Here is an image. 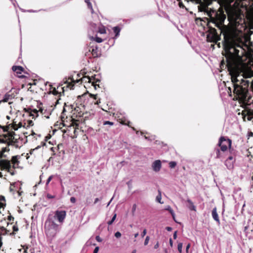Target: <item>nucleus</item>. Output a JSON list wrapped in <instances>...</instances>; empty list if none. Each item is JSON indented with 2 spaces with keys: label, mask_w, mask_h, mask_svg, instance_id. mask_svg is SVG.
I'll use <instances>...</instances> for the list:
<instances>
[{
  "label": "nucleus",
  "mask_w": 253,
  "mask_h": 253,
  "mask_svg": "<svg viewBox=\"0 0 253 253\" xmlns=\"http://www.w3.org/2000/svg\"><path fill=\"white\" fill-rule=\"evenodd\" d=\"M207 16L209 18H205V19L207 21V26L209 29L208 34L207 35L208 42L216 43L220 39L216 30L211 25V23L218 29L220 35L222 34L223 35V44L225 53H223V55L231 54L232 52H236L240 49L241 50L242 53L245 52V49L242 46L243 42L236 40L232 33L224 24L226 16L222 6H220L217 10L212 8L208 12Z\"/></svg>",
  "instance_id": "f257e3e1"
},
{
  "label": "nucleus",
  "mask_w": 253,
  "mask_h": 253,
  "mask_svg": "<svg viewBox=\"0 0 253 253\" xmlns=\"http://www.w3.org/2000/svg\"><path fill=\"white\" fill-rule=\"evenodd\" d=\"M240 50L232 52L231 54H223L226 58V61L223 59L220 62V67L221 69L227 68L229 74L231 75V82L233 85V94L234 95V100H238L241 103L248 105L252 102L251 99L252 95L249 92L250 82L243 78L240 79V74L243 73L245 78L243 72L242 70V56L246 52L240 54ZM245 78H246L245 77Z\"/></svg>",
  "instance_id": "f03ea898"
},
{
  "label": "nucleus",
  "mask_w": 253,
  "mask_h": 253,
  "mask_svg": "<svg viewBox=\"0 0 253 253\" xmlns=\"http://www.w3.org/2000/svg\"><path fill=\"white\" fill-rule=\"evenodd\" d=\"M64 80H65L64 81V84H65L66 85L61 88L63 91H64V88L65 87L68 88L70 89H73L75 84L79 83L80 81L84 83H91L92 85L94 87L95 89H96L97 86L98 87H100L99 84H98L97 83H99L100 81L99 79H96L95 76H91V77L88 76H84L81 78V79H77L76 80H75L73 77H69L68 79L65 78Z\"/></svg>",
  "instance_id": "7ed1b4c3"
},
{
  "label": "nucleus",
  "mask_w": 253,
  "mask_h": 253,
  "mask_svg": "<svg viewBox=\"0 0 253 253\" xmlns=\"http://www.w3.org/2000/svg\"><path fill=\"white\" fill-rule=\"evenodd\" d=\"M45 233L47 238L52 239L58 230V225L52 220L46 221L44 225Z\"/></svg>",
  "instance_id": "20e7f679"
},
{
  "label": "nucleus",
  "mask_w": 253,
  "mask_h": 253,
  "mask_svg": "<svg viewBox=\"0 0 253 253\" xmlns=\"http://www.w3.org/2000/svg\"><path fill=\"white\" fill-rule=\"evenodd\" d=\"M71 106V109H72V111L73 112V115L71 117V121L72 122L71 124L73 126H78V124L75 123V122L77 121L78 120H76L74 117L80 118L83 116L85 109L84 106L82 104H80L79 105H78L76 103L75 104H74L72 105Z\"/></svg>",
  "instance_id": "39448f33"
},
{
  "label": "nucleus",
  "mask_w": 253,
  "mask_h": 253,
  "mask_svg": "<svg viewBox=\"0 0 253 253\" xmlns=\"http://www.w3.org/2000/svg\"><path fill=\"white\" fill-rule=\"evenodd\" d=\"M242 70L246 78L253 77V57L250 58L247 63H244L242 58Z\"/></svg>",
  "instance_id": "423d86ee"
},
{
  "label": "nucleus",
  "mask_w": 253,
  "mask_h": 253,
  "mask_svg": "<svg viewBox=\"0 0 253 253\" xmlns=\"http://www.w3.org/2000/svg\"><path fill=\"white\" fill-rule=\"evenodd\" d=\"M14 131H8L6 134H0V143H5L8 145H15L17 139L15 138Z\"/></svg>",
  "instance_id": "0eeeda50"
},
{
  "label": "nucleus",
  "mask_w": 253,
  "mask_h": 253,
  "mask_svg": "<svg viewBox=\"0 0 253 253\" xmlns=\"http://www.w3.org/2000/svg\"><path fill=\"white\" fill-rule=\"evenodd\" d=\"M232 140L225 136H221L218 140L217 145L220 148V150L224 152L229 149L231 154L234 151L231 147Z\"/></svg>",
  "instance_id": "6e6552de"
},
{
  "label": "nucleus",
  "mask_w": 253,
  "mask_h": 253,
  "mask_svg": "<svg viewBox=\"0 0 253 253\" xmlns=\"http://www.w3.org/2000/svg\"><path fill=\"white\" fill-rule=\"evenodd\" d=\"M0 167L2 169L7 170L10 172L11 175H14V172L11 169V166L10 162L7 160H0Z\"/></svg>",
  "instance_id": "1a4fd4ad"
},
{
  "label": "nucleus",
  "mask_w": 253,
  "mask_h": 253,
  "mask_svg": "<svg viewBox=\"0 0 253 253\" xmlns=\"http://www.w3.org/2000/svg\"><path fill=\"white\" fill-rule=\"evenodd\" d=\"M50 150L52 152V156L57 155L60 156L61 153H64L63 145L62 143L59 144L56 147H51Z\"/></svg>",
  "instance_id": "9d476101"
},
{
  "label": "nucleus",
  "mask_w": 253,
  "mask_h": 253,
  "mask_svg": "<svg viewBox=\"0 0 253 253\" xmlns=\"http://www.w3.org/2000/svg\"><path fill=\"white\" fill-rule=\"evenodd\" d=\"M66 216V212L65 211H56L55 212L54 217L60 222H63Z\"/></svg>",
  "instance_id": "9b49d317"
},
{
  "label": "nucleus",
  "mask_w": 253,
  "mask_h": 253,
  "mask_svg": "<svg viewBox=\"0 0 253 253\" xmlns=\"http://www.w3.org/2000/svg\"><path fill=\"white\" fill-rule=\"evenodd\" d=\"M12 70L15 72L17 74V76L19 78H24L25 76L24 75H22V73H24L27 74L26 72L25 71L24 69L20 66H13L12 68Z\"/></svg>",
  "instance_id": "f8f14e48"
},
{
  "label": "nucleus",
  "mask_w": 253,
  "mask_h": 253,
  "mask_svg": "<svg viewBox=\"0 0 253 253\" xmlns=\"http://www.w3.org/2000/svg\"><path fill=\"white\" fill-rule=\"evenodd\" d=\"M89 51L91 52L92 56L93 58H97L101 56V51L99 48L95 46V47H90L89 49Z\"/></svg>",
  "instance_id": "ddd939ff"
},
{
  "label": "nucleus",
  "mask_w": 253,
  "mask_h": 253,
  "mask_svg": "<svg viewBox=\"0 0 253 253\" xmlns=\"http://www.w3.org/2000/svg\"><path fill=\"white\" fill-rule=\"evenodd\" d=\"M235 159L232 155L229 156L225 161V165L228 169H232L234 167Z\"/></svg>",
  "instance_id": "4468645a"
},
{
  "label": "nucleus",
  "mask_w": 253,
  "mask_h": 253,
  "mask_svg": "<svg viewBox=\"0 0 253 253\" xmlns=\"http://www.w3.org/2000/svg\"><path fill=\"white\" fill-rule=\"evenodd\" d=\"M200 5L198 6V10L200 12H204L206 13L208 15V12L211 10L212 8H209L208 6L202 1V3H199Z\"/></svg>",
  "instance_id": "2eb2a0df"
},
{
  "label": "nucleus",
  "mask_w": 253,
  "mask_h": 253,
  "mask_svg": "<svg viewBox=\"0 0 253 253\" xmlns=\"http://www.w3.org/2000/svg\"><path fill=\"white\" fill-rule=\"evenodd\" d=\"M118 121L119 122V123L123 125H126L128 126L131 127L133 130L136 131V129L130 126V122L128 121L126 118L125 117H122L121 118H119Z\"/></svg>",
  "instance_id": "dca6fc26"
},
{
  "label": "nucleus",
  "mask_w": 253,
  "mask_h": 253,
  "mask_svg": "<svg viewBox=\"0 0 253 253\" xmlns=\"http://www.w3.org/2000/svg\"><path fill=\"white\" fill-rule=\"evenodd\" d=\"M20 158V156L17 155L13 156L11 158V163L12 164V168L13 169H15L16 168H18L19 161H18V159Z\"/></svg>",
  "instance_id": "f3484780"
},
{
  "label": "nucleus",
  "mask_w": 253,
  "mask_h": 253,
  "mask_svg": "<svg viewBox=\"0 0 253 253\" xmlns=\"http://www.w3.org/2000/svg\"><path fill=\"white\" fill-rule=\"evenodd\" d=\"M162 167L161 162L160 160H156L153 163V169L155 171H159Z\"/></svg>",
  "instance_id": "a211bd4d"
},
{
  "label": "nucleus",
  "mask_w": 253,
  "mask_h": 253,
  "mask_svg": "<svg viewBox=\"0 0 253 253\" xmlns=\"http://www.w3.org/2000/svg\"><path fill=\"white\" fill-rule=\"evenodd\" d=\"M10 145H8L6 144V146L5 147H2L1 148V151H0V158H6V155L4 154L5 152H8L10 150L9 146Z\"/></svg>",
  "instance_id": "6ab92c4d"
},
{
  "label": "nucleus",
  "mask_w": 253,
  "mask_h": 253,
  "mask_svg": "<svg viewBox=\"0 0 253 253\" xmlns=\"http://www.w3.org/2000/svg\"><path fill=\"white\" fill-rule=\"evenodd\" d=\"M212 216L213 218L218 223H220V220L218 217V215L217 212L216 208H214L212 211Z\"/></svg>",
  "instance_id": "aec40b11"
},
{
  "label": "nucleus",
  "mask_w": 253,
  "mask_h": 253,
  "mask_svg": "<svg viewBox=\"0 0 253 253\" xmlns=\"http://www.w3.org/2000/svg\"><path fill=\"white\" fill-rule=\"evenodd\" d=\"M10 91L6 93L3 97L2 101L4 102H7L9 99H11L14 97L12 94L10 93Z\"/></svg>",
  "instance_id": "412c9836"
},
{
  "label": "nucleus",
  "mask_w": 253,
  "mask_h": 253,
  "mask_svg": "<svg viewBox=\"0 0 253 253\" xmlns=\"http://www.w3.org/2000/svg\"><path fill=\"white\" fill-rule=\"evenodd\" d=\"M187 202L189 204V205L188 206V208L191 211H196V207L194 206L193 203L192 202V201L191 200L187 199Z\"/></svg>",
  "instance_id": "4be33fe9"
},
{
  "label": "nucleus",
  "mask_w": 253,
  "mask_h": 253,
  "mask_svg": "<svg viewBox=\"0 0 253 253\" xmlns=\"http://www.w3.org/2000/svg\"><path fill=\"white\" fill-rule=\"evenodd\" d=\"M66 112V109L65 108H64L63 112L62 113V115L61 116V119L62 121V123H60L59 128H61L60 127V126L62 125L63 126H65L66 125L65 124V120H64V115H65V112Z\"/></svg>",
  "instance_id": "5701e85b"
},
{
  "label": "nucleus",
  "mask_w": 253,
  "mask_h": 253,
  "mask_svg": "<svg viewBox=\"0 0 253 253\" xmlns=\"http://www.w3.org/2000/svg\"><path fill=\"white\" fill-rule=\"evenodd\" d=\"M215 153H216V157L215 158L216 159H220L222 157L221 151L220 150V148H217L215 149Z\"/></svg>",
  "instance_id": "b1692460"
},
{
  "label": "nucleus",
  "mask_w": 253,
  "mask_h": 253,
  "mask_svg": "<svg viewBox=\"0 0 253 253\" xmlns=\"http://www.w3.org/2000/svg\"><path fill=\"white\" fill-rule=\"evenodd\" d=\"M47 85L48 86V91L47 92L48 93H51V91H52V89H54V87H53L52 85L48 83V82L44 83V87H46Z\"/></svg>",
  "instance_id": "393cba45"
},
{
  "label": "nucleus",
  "mask_w": 253,
  "mask_h": 253,
  "mask_svg": "<svg viewBox=\"0 0 253 253\" xmlns=\"http://www.w3.org/2000/svg\"><path fill=\"white\" fill-rule=\"evenodd\" d=\"M158 192H159V194L156 197V201L158 202V203H160V204H163V202H161V199H162V194H161V192L160 190H158Z\"/></svg>",
  "instance_id": "a878e982"
},
{
  "label": "nucleus",
  "mask_w": 253,
  "mask_h": 253,
  "mask_svg": "<svg viewBox=\"0 0 253 253\" xmlns=\"http://www.w3.org/2000/svg\"><path fill=\"white\" fill-rule=\"evenodd\" d=\"M166 210H168V211H169V212L171 214L173 220L174 221H175V214L174 213V211H173V210L171 208V207L170 206H168V207Z\"/></svg>",
  "instance_id": "bb28decb"
},
{
  "label": "nucleus",
  "mask_w": 253,
  "mask_h": 253,
  "mask_svg": "<svg viewBox=\"0 0 253 253\" xmlns=\"http://www.w3.org/2000/svg\"><path fill=\"white\" fill-rule=\"evenodd\" d=\"M98 32L102 34H105L106 32L105 27L104 26L99 27Z\"/></svg>",
  "instance_id": "cd10ccee"
},
{
  "label": "nucleus",
  "mask_w": 253,
  "mask_h": 253,
  "mask_svg": "<svg viewBox=\"0 0 253 253\" xmlns=\"http://www.w3.org/2000/svg\"><path fill=\"white\" fill-rule=\"evenodd\" d=\"M52 91H51L52 94H53L54 95H58L60 96L61 92H59L58 90H56L55 87L54 88V89H52Z\"/></svg>",
  "instance_id": "c85d7f7f"
},
{
  "label": "nucleus",
  "mask_w": 253,
  "mask_h": 253,
  "mask_svg": "<svg viewBox=\"0 0 253 253\" xmlns=\"http://www.w3.org/2000/svg\"><path fill=\"white\" fill-rule=\"evenodd\" d=\"M113 31L115 33V36L117 37L119 35L120 29L118 27H115L113 28Z\"/></svg>",
  "instance_id": "c756f323"
},
{
  "label": "nucleus",
  "mask_w": 253,
  "mask_h": 253,
  "mask_svg": "<svg viewBox=\"0 0 253 253\" xmlns=\"http://www.w3.org/2000/svg\"><path fill=\"white\" fill-rule=\"evenodd\" d=\"M31 135L33 136V139L34 140H37L38 139V137L41 138V134H37L35 133L33 131H32Z\"/></svg>",
  "instance_id": "7c9ffc66"
},
{
  "label": "nucleus",
  "mask_w": 253,
  "mask_h": 253,
  "mask_svg": "<svg viewBox=\"0 0 253 253\" xmlns=\"http://www.w3.org/2000/svg\"><path fill=\"white\" fill-rule=\"evenodd\" d=\"M12 229H13V232L11 233H9L10 235L13 234L14 235L15 234L16 232H17L18 231V227L16 225H13L12 226Z\"/></svg>",
  "instance_id": "2f4dec72"
},
{
  "label": "nucleus",
  "mask_w": 253,
  "mask_h": 253,
  "mask_svg": "<svg viewBox=\"0 0 253 253\" xmlns=\"http://www.w3.org/2000/svg\"><path fill=\"white\" fill-rule=\"evenodd\" d=\"M85 2L87 4L88 8L90 9L91 10H93V8L90 2V0H85Z\"/></svg>",
  "instance_id": "473e14b6"
},
{
  "label": "nucleus",
  "mask_w": 253,
  "mask_h": 253,
  "mask_svg": "<svg viewBox=\"0 0 253 253\" xmlns=\"http://www.w3.org/2000/svg\"><path fill=\"white\" fill-rule=\"evenodd\" d=\"M0 229H1L2 232V231L4 232L3 233H1V234H2L3 235L9 233V230H8L7 229L5 228L4 227H0Z\"/></svg>",
  "instance_id": "72a5a7b5"
},
{
  "label": "nucleus",
  "mask_w": 253,
  "mask_h": 253,
  "mask_svg": "<svg viewBox=\"0 0 253 253\" xmlns=\"http://www.w3.org/2000/svg\"><path fill=\"white\" fill-rule=\"evenodd\" d=\"M176 163L174 161L170 162L169 164V168L171 169L174 168L175 166H176Z\"/></svg>",
  "instance_id": "f704fd0d"
},
{
  "label": "nucleus",
  "mask_w": 253,
  "mask_h": 253,
  "mask_svg": "<svg viewBox=\"0 0 253 253\" xmlns=\"http://www.w3.org/2000/svg\"><path fill=\"white\" fill-rule=\"evenodd\" d=\"M116 216H117V214L115 213L114 215H113L112 219L107 222L108 224L109 225H111L113 223L114 220H115Z\"/></svg>",
  "instance_id": "c9c22d12"
},
{
  "label": "nucleus",
  "mask_w": 253,
  "mask_h": 253,
  "mask_svg": "<svg viewBox=\"0 0 253 253\" xmlns=\"http://www.w3.org/2000/svg\"><path fill=\"white\" fill-rule=\"evenodd\" d=\"M136 205L135 204H133V206H132V215H134V213H135V211H136Z\"/></svg>",
  "instance_id": "e433bc0d"
},
{
  "label": "nucleus",
  "mask_w": 253,
  "mask_h": 253,
  "mask_svg": "<svg viewBox=\"0 0 253 253\" xmlns=\"http://www.w3.org/2000/svg\"><path fill=\"white\" fill-rule=\"evenodd\" d=\"M103 125H109L110 126H113L114 125V123L112 122L106 121L103 122Z\"/></svg>",
  "instance_id": "4c0bfd02"
},
{
  "label": "nucleus",
  "mask_w": 253,
  "mask_h": 253,
  "mask_svg": "<svg viewBox=\"0 0 253 253\" xmlns=\"http://www.w3.org/2000/svg\"><path fill=\"white\" fill-rule=\"evenodd\" d=\"M34 114H32L31 113V116H34L35 115H36V117H37L38 116V112H39V111H38L36 109H34L33 110H32V111Z\"/></svg>",
  "instance_id": "58836bf2"
},
{
  "label": "nucleus",
  "mask_w": 253,
  "mask_h": 253,
  "mask_svg": "<svg viewBox=\"0 0 253 253\" xmlns=\"http://www.w3.org/2000/svg\"><path fill=\"white\" fill-rule=\"evenodd\" d=\"M177 249L178 251L181 253L182 252V243H180L178 244Z\"/></svg>",
  "instance_id": "ea45409f"
},
{
  "label": "nucleus",
  "mask_w": 253,
  "mask_h": 253,
  "mask_svg": "<svg viewBox=\"0 0 253 253\" xmlns=\"http://www.w3.org/2000/svg\"><path fill=\"white\" fill-rule=\"evenodd\" d=\"M94 41L98 43H100L103 41V40L101 38L97 37H96L94 38Z\"/></svg>",
  "instance_id": "a19ab883"
},
{
  "label": "nucleus",
  "mask_w": 253,
  "mask_h": 253,
  "mask_svg": "<svg viewBox=\"0 0 253 253\" xmlns=\"http://www.w3.org/2000/svg\"><path fill=\"white\" fill-rule=\"evenodd\" d=\"M177 0L179 1L178 5L180 8H183L185 7L184 4L183 3V2L182 1H180V0Z\"/></svg>",
  "instance_id": "79ce46f5"
},
{
  "label": "nucleus",
  "mask_w": 253,
  "mask_h": 253,
  "mask_svg": "<svg viewBox=\"0 0 253 253\" xmlns=\"http://www.w3.org/2000/svg\"><path fill=\"white\" fill-rule=\"evenodd\" d=\"M121 235H122L121 233L120 232H119V231H118V232H116V233H115V236L117 238H120V237H121Z\"/></svg>",
  "instance_id": "37998d69"
},
{
  "label": "nucleus",
  "mask_w": 253,
  "mask_h": 253,
  "mask_svg": "<svg viewBox=\"0 0 253 253\" xmlns=\"http://www.w3.org/2000/svg\"><path fill=\"white\" fill-rule=\"evenodd\" d=\"M149 237L147 236L145 238V241H144V245H147L148 244L149 241Z\"/></svg>",
  "instance_id": "c03bdc74"
},
{
  "label": "nucleus",
  "mask_w": 253,
  "mask_h": 253,
  "mask_svg": "<svg viewBox=\"0 0 253 253\" xmlns=\"http://www.w3.org/2000/svg\"><path fill=\"white\" fill-rule=\"evenodd\" d=\"M14 219V217L11 215H8L7 217V219L9 221H13Z\"/></svg>",
  "instance_id": "a18cd8bd"
},
{
  "label": "nucleus",
  "mask_w": 253,
  "mask_h": 253,
  "mask_svg": "<svg viewBox=\"0 0 253 253\" xmlns=\"http://www.w3.org/2000/svg\"><path fill=\"white\" fill-rule=\"evenodd\" d=\"M95 239L97 242H101L102 241V239L99 236H96L95 237Z\"/></svg>",
  "instance_id": "49530a36"
},
{
  "label": "nucleus",
  "mask_w": 253,
  "mask_h": 253,
  "mask_svg": "<svg viewBox=\"0 0 253 253\" xmlns=\"http://www.w3.org/2000/svg\"><path fill=\"white\" fill-rule=\"evenodd\" d=\"M70 202L72 203H75L76 202V199L75 197H72L70 198Z\"/></svg>",
  "instance_id": "de8ad7c7"
},
{
  "label": "nucleus",
  "mask_w": 253,
  "mask_h": 253,
  "mask_svg": "<svg viewBox=\"0 0 253 253\" xmlns=\"http://www.w3.org/2000/svg\"><path fill=\"white\" fill-rule=\"evenodd\" d=\"M34 125V123L32 121L30 120L28 121V126H32Z\"/></svg>",
  "instance_id": "09e8293b"
},
{
  "label": "nucleus",
  "mask_w": 253,
  "mask_h": 253,
  "mask_svg": "<svg viewBox=\"0 0 253 253\" xmlns=\"http://www.w3.org/2000/svg\"><path fill=\"white\" fill-rule=\"evenodd\" d=\"M228 93L229 94V95L231 96L232 95V89L230 87H229L228 88Z\"/></svg>",
  "instance_id": "8fccbe9b"
},
{
  "label": "nucleus",
  "mask_w": 253,
  "mask_h": 253,
  "mask_svg": "<svg viewBox=\"0 0 253 253\" xmlns=\"http://www.w3.org/2000/svg\"><path fill=\"white\" fill-rule=\"evenodd\" d=\"M146 233H147L146 229H145L143 231V232H142V233L141 234V236H142V238L144 237V236L146 234Z\"/></svg>",
  "instance_id": "3c124183"
},
{
  "label": "nucleus",
  "mask_w": 253,
  "mask_h": 253,
  "mask_svg": "<svg viewBox=\"0 0 253 253\" xmlns=\"http://www.w3.org/2000/svg\"><path fill=\"white\" fill-rule=\"evenodd\" d=\"M90 201H91L90 199L87 198L86 200V203H85L86 205H88L89 204H90V203H91Z\"/></svg>",
  "instance_id": "603ef678"
},
{
  "label": "nucleus",
  "mask_w": 253,
  "mask_h": 253,
  "mask_svg": "<svg viewBox=\"0 0 253 253\" xmlns=\"http://www.w3.org/2000/svg\"><path fill=\"white\" fill-rule=\"evenodd\" d=\"M250 88H251L252 90L253 91V81L252 82H250L249 89Z\"/></svg>",
  "instance_id": "864d4df0"
},
{
  "label": "nucleus",
  "mask_w": 253,
  "mask_h": 253,
  "mask_svg": "<svg viewBox=\"0 0 253 253\" xmlns=\"http://www.w3.org/2000/svg\"><path fill=\"white\" fill-rule=\"evenodd\" d=\"M99 249L98 247H96L93 251V253H97L99 251Z\"/></svg>",
  "instance_id": "5fc2aeb1"
},
{
  "label": "nucleus",
  "mask_w": 253,
  "mask_h": 253,
  "mask_svg": "<svg viewBox=\"0 0 253 253\" xmlns=\"http://www.w3.org/2000/svg\"><path fill=\"white\" fill-rule=\"evenodd\" d=\"M47 197L48 198V199H52V198H54L55 197L54 196H52V195H51L50 194H47Z\"/></svg>",
  "instance_id": "6e6d98bb"
},
{
  "label": "nucleus",
  "mask_w": 253,
  "mask_h": 253,
  "mask_svg": "<svg viewBox=\"0 0 253 253\" xmlns=\"http://www.w3.org/2000/svg\"><path fill=\"white\" fill-rule=\"evenodd\" d=\"M194 2H195L196 4H199L202 3L201 0H194Z\"/></svg>",
  "instance_id": "4d7b16f0"
},
{
  "label": "nucleus",
  "mask_w": 253,
  "mask_h": 253,
  "mask_svg": "<svg viewBox=\"0 0 253 253\" xmlns=\"http://www.w3.org/2000/svg\"><path fill=\"white\" fill-rule=\"evenodd\" d=\"M159 242H157V243L154 245V249H157L159 248Z\"/></svg>",
  "instance_id": "13d9d810"
},
{
  "label": "nucleus",
  "mask_w": 253,
  "mask_h": 253,
  "mask_svg": "<svg viewBox=\"0 0 253 253\" xmlns=\"http://www.w3.org/2000/svg\"><path fill=\"white\" fill-rule=\"evenodd\" d=\"M248 136L249 137H252L253 136V132L252 131H250L248 133Z\"/></svg>",
  "instance_id": "bf43d9fd"
},
{
  "label": "nucleus",
  "mask_w": 253,
  "mask_h": 253,
  "mask_svg": "<svg viewBox=\"0 0 253 253\" xmlns=\"http://www.w3.org/2000/svg\"><path fill=\"white\" fill-rule=\"evenodd\" d=\"M166 229L168 231H171L172 230V228L170 227H167Z\"/></svg>",
  "instance_id": "052dcab7"
},
{
  "label": "nucleus",
  "mask_w": 253,
  "mask_h": 253,
  "mask_svg": "<svg viewBox=\"0 0 253 253\" xmlns=\"http://www.w3.org/2000/svg\"><path fill=\"white\" fill-rule=\"evenodd\" d=\"M0 201H5V198L3 196H0Z\"/></svg>",
  "instance_id": "680f3d73"
},
{
  "label": "nucleus",
  "mask_w": 253,
  "mask_h": 253,
  "mask_svg": "<svg viewBox=\"0 0 253 253\" xmlns=\"http://www.w3.org/2000/svg\"><path fill=\"white\" fill-rule=\"evenodd\" d=\"M177 237V232L176 231H175L174 234H173V238L174 239H175Z\"/></svg>",
  "instance_id": "e2e57ef3"
},
{
  "label": "nucleus",
  "mask_w": 253,
  "mask_h": 253,
  "mask_svg": "<svg viewBox=\"0 0 253 253\" xmlns=\"http://www.w3.org/2000/svg\"><path fill=\"white\" fill-rule=\"evenodd\" d=\"M190 244H188L187 247H186V252H188V249L190 248Z\"/></svg>",
  "instance_id": "0e129e2a"
},
{
  "label": "nucleus",
  "mask_w": 253,
  "mask_h": 253,
  "mask_svg": "<svg viewBox=\"0 0 253 253\" xmlns=\"http://www.w3.org/2000/svg\"><path fill=\"white\" fill-rule=\"evenodd\" d=\"M169 244L171 247L172 246V241L171 239H170V240H169Z\"/></svg>",
  "instance_id": "69168bd1"
},
{
  "label": "nucleus",
  "mask_w": 253,
  "mask_h": 253,
  "mask_svg": "<svg viewBox=\"0 0 253 253\" xmlns=\"http://www.w3.org/2000/svg\"><path fill=\"white\" fill-rule=\"evenodd\" d=\"M99 201V199L98 198H96L94 200V204L97 203Z\"/></svg>",
  "instance_id": "338daca9"
},
{
  "label": "nucleus",
  "mask_w": 253,
  "mask_h": 253,
  "mask_svg": "<svg viewBox=\"0 0 253 253\" xmlns=\"http://www.w3.org/2000/svg\"><path fill=\"white\" fill-rule=\"evenodd\" d=\"M138 235H139L138 233H135L134 234V237L137 238L138 237Z\"/></svg>",
  "instance_id": "774afa93"
}]
</instances>
